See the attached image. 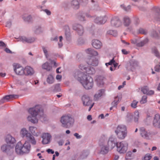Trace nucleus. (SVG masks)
<instances>
[{"label":"nucleus","mask_w":160,"mask_h":160,"mask_svg":"<svg viewBox=\"0 0 160 160\" xmlns=\"http://www.w3.org/2000/svg\"><path fill=\"white\" fill-rule=\"evenodd\" d=\"M75 77L79 81L83 87L86 89H90L93 86V79L88 75H85L83 72H79L78 71L75 72Z\"/></svg>","instance_id":"nucleus-1"},{"label":"nucleus","mask_w":160,"mask_h":160,"mask_svg":"<svg viewBox=\"0 0 160 160\" xmlns=\"http://www.w3.org/2000/svg\"><path fill=\"white\" fill-rule=\"evenodd\" d=\"M28 112L31 116H28L27 119L29 121L35 123L38 122V119L36 117L41 118L43 116V112L42 107L40 105H36L35 107L29 108Z\"/></svg>","instance_id":"nucleus-2"},{"label":"nucleus","mask_w":160,"mask_h":160,"mask_svg":"<svg viewBox=\"0 0 160 160\" xmlns=\"http://www.w3.org/2000/svg\"><path fill=\"white\" fill-rule=\"evenodd\" d=\"M30 148L31 145L28 142L26 141L23 145L21 142H19L16 146L15 151L17 154L22 155L28 153L30 150Z\"/></svg>","instance_id":"nucleus-3"},{"label":"nucleus","mask_w":160,"mask_h":160,"mask_svg":"<svg viewBox=\"0 0 160 160\" xmlns=\"http://www.w3.org/2000/svg\"><path fill=\"white\" fill-rule=\"evenodd\" d=\"M60 121L62 127L69 128L73 124L74 120L71 114H68L62 116Z\"/></svg>","instance_id":"nucleus-4"},{"label":"nucleus","mask_w":160,"mask_h":160,"mask_svg":"<svg viewBox=\"0 0 160 160\" xmlns=\"http://www.w3.org/2000/svg\"><path fill=\"white\" fill-rule=\"evenodd\" d=\"M21 135L23 138L25 137L32 144L35 145L36 141L34 137L30 133L28 132V131L25 128H22L20 132Z\"/></svg>","instance_id":"nucleus-5"},{"label":"nucleus","mask_w":160,"mask_h":160,"mask_svg":"<svg viewBox=\"0 0 160 160\" xmlns=\"http://www.w3.org/2000/svg\"><path fill=\"white\" fill-rule=\"evenodd\" d=\"M128 143L125 141H122L117 143V151L120 153H125L128 149Z\"/></svg>","instance_id":"nucleus-6"},{"label":"nucleus","mask_w":160,"mask_h":160,"mask_svg":"<svg viewBox=\"0 0 160 160\" xmlns=\"http://www.w3.org/2000/svg\"><path fill=\"white\" fill-rule=\"evenodd\" d=\"M14 71L16 74L18 75H24V68L18 63H14L13 65Z\"/></svg>","instance_id":"nucleus-7"},{"label":"nucleus","mask_w":160,"mask_h":160,"mask_svg":"<svg viewBox=\"0 0 160 160\" xmlns=\"http://www.w3.org/2000/svg\"><path fill=\"white\" fill-rule=\"evenodd\" d=\"M82 100L84 105L90 106L88 111H90L93 106L94 103L92 102V100L90 99L89 97L87 95H83L82 97Z\"/></svg>","instance_id":"nucleus-8"},{"label":"nucleus","mask_w":160,"mask_h":160,"mask_svg":"<svg viewBox=\"0 0 160 160\" xmlns=\"http://www.w3.org/2000/svg\"><path fill=\"white\" fill-rule=\"evenodd\" d=\"M153 124L154 126L160 128V115L159 114H156L155 115Z\"/></svg>","instance_id":"nucleus-9"},{"label":"nucleus","mask_w":160,"mask_h":160,"mask_svg":"<svg viewBox=\"0 0 160 160\" xmlns=\"http://www.w3.org/2000/svg\"><path fill=\"white\" fill-rule=\"evenodd\" d=\"M74 30L77 31L78 34L80 35H82L84 33L83 27L79 24H76L73 26Z\"/></svg>","instance_id":"nucleus-10"},{"label":"nucleus","mask_w":160,"mask_h":160,"mask_svg":"<svg viewBox=\"0 0 160 160\" xmlns=\"http://www.w3.org/2000/svg\"><path fill=\"white\" fill-rule=\"evenodd\" d=\"M42 143L43 144H47L50 142L51 136L49 133H45L42 134Z\"/></svg>","instance_id":"nucleus-11"},{"label":"nucleus","mask_w":160,"mask_h":160,"mask_svg":"<svg viewBox=\"0 0 160 160\" xmlns=\"http://www.w3.org/2000/svg\"><path fill=\"white\" fill-rule=\"evenodd\" d=\"M29 130L30 132L32 135H33L35 136H38L40 134L39 131L38 129L37 128L34 126H30L29 127Z\"/></svg>","instance_id":"nucleus-12"},{"label":"nucleus","mask_w":160,"mask_h":160,"mask_svg":"<svg viewBox=\"0 0 160 160\" xmlns=\"http://www.w3.org/2000/svg\"><path fill=\"white\" fill-rule=\"evenodd\" d=\"M121 22L118 17H114L111 20L112 26L118 27L121 24Z\"/></svg>","instance_id":"nucleus-13"},{"label":"nucleus","mask_w":160,"mask_h":160,"mask_svg":"<svg viewBox=\"0 0 160 160\" xmlns=\"http://www.w3.org/2000/svg\"><path fill=\"white\" fill-rule=\"evenodd\" d=\"M107 20V18L105 16L98 17L95 19L94 22L98 24H103Z\"/></svg>","instance_id":"nucleus-14"},{"label":"nucleus","mask_w":160,"mask_h":160,"mask_svg":"<svg viewBox=\"0 0 160 160\" xmlns=\"http://www.w3.org/2000/svg\"><path fill=\"white\" fill-rule=\"evenodd\" d=\"M101 150L100 153L102 154H105L108 151V145H107L106 143L104 142L101 145Z\"/></svg>","instance_id":"nucleus-15"},{"label":"nucleus","mask_w":160,"mask_h":160,"mask_svg":"<svg viewBox=\"0 0 160 160\" xmlns=\"http://www.w3.org/2000/svg\"><path fill=\"white\" fill-rule=\"evenodd\" d=\"M25 75H32L34 74V71L33 69L30 67L27 66L24 68Z\"/></svg>","instance_id":"nucleus-16"},{"label":"nucleus","mask_w":160,"mask_h":160,"mask_svg":"<svg viewBox=\"0 0 160 160\" xmlns=\"http://www.w3.org/2000/svg\"><path fill=\"white\" fill-rule=\"evenodd\" d=\"M141 91L143 94H146L148 95H151L154 93V91L152 90H149L147 86H144L142 88Z\"/></svg>","instance_id":"nucleus-17"},{"label":"nucleus","mask_w":160,"mask_h":160,"mask_svg":"<svg viewBox=\"0 0 160 160\" xmlns=\"http://www.w3.org/2000/svg\"><path fill=\"white\" fill-rule=\"evenodd\" d=\"M92 45L94 48L98 49L100 48L102 43L98 40H93L92 41Z\"/></svg>","instance_id":"nucleus-18"},{"label":"nucleus","mask_w":160,"mask_h":160,"mask_svg":"<svg viewBox=\"0 0 160 160\" xmlns=\"http://www.w3.org/2000/svg\"><path fill=\"white\" fill-rule=\"evenodd\" d=\"M115 132H127L126 127L125 125H119L117 127Z\"/></svg>","instance_id":"nucleus-19"},{"label":"nucleus","mask_w":160,"mask_h":160,"mask_svg":"<svg viewBox=\"0 0 160 160\" xmlns=\"http://www.w3.org/2000/svg\"><path fill=\"white\" fill-rule=\"evenodd\" d=\"M104 79V78L102 76H99L97 77L96 81L97 85L99 86L103 85Z\"/></svg>","instance_id":"nucleus-20"},{"label":"nucleus","mask_w":160,"mask_h":160,"mask_svg":"<svg viewBox=\"0 0 160 160\" xmlns=\"http://www.w3.org/2000/svg\"><path fill=\"white\" fill-rule=\"evenodd\" d=\"M121 100V98H119L118 96L116 97L114 101L112 103V106L110 108V110H112L114 107H116L117 105Z\"/></svg>","instance_id":"nucleus-21"},{"label":"nucleus","mask_w":160,"mask_h":160,"mask_svg":"<svg viewBox=\"0 0 160 160\" xmlns=\"http://www.w3.org/2000/svg\"><path fill=\"white\" fill-rule=\"evenodd\" d=\"M6 141L8 144H13L15 142V140L11 135H8L7 136Z\"/></svg>","instance_id":"nucleus-22"},{"label":"nucleus","mask_w":160,"mask_h":160,"mask_svg":"<svg viewBox=\"0 0 160 160\" xmlns=\"http://www.w3.org/2000/svg\"><path fill=\"white\" fill-rule=\"evenodd\" d=\"M42 68L43 69L49 71L52 70V67L51 66L48 62H46L42 65Z\"/></svg>","instance_id":"nucleus-23"},{"label":"nucleus","mask_w":160,"mask_h":160,"mask_svg":"<svg viewBox=\"0 0 160 160\" xmlns=\"http://www.w3.org/2000/svg\"><path fill=\"white\" fill-rule=\"evenodd\" d=\"M118 137L120 139H124L127 135V132H115Z\"/></svg>","instance_id":"nucleus-24"},{"label":"nucleus","mask_w":160,"mask_h":160,"mask_svg":"<svg viewBox=\"0 0 160 160\" xmlns=\"http://www.w3.org/2000/svg\"><path fill=\"white\" fill-rule=\"evenodd\" d=\"M18 96L17 95H9L5 96L2 99V100H8L10 99H16L18 98Z\"/></svg>","instance_id":"nucleus-25"},{"label":"nucleus","mask_w":160,"mask_h":160,"mask_svg":"<svg viewBox=\"0 0 160 160\" xmlns=\"http://www.w3.org/2000/svg\"><path fill=\"white\" fill-rule=\"evenodd\" d=\"M72 8L75 9H77L79 7V4L78 2L76 0L72 1L71 2Z\"/></svg>","instance_id":"nucleus-26"},{"label":"nucleus","mask_w":160,"mask_h":160,"mask_svg":"<svg viewBox=\"0 0 160 160\" xmlns=\"http://www.w3.org/2000/svg\"><path fill=\"white\" fill-rule=\"evenodd\" d=\"M140 134L142 137L146 138L148 137V134L144 128L142 127L140 129Z\"/></svg>","instance_id":"nucleus-27"},{"label":"nucleus","mask_w":160,"mask_h":160,"mask_svg":"<svg viewBox=\"0 0 160 160\" xmlns=\"http://www.w3.org/2000/svg\"><path fill=\"white\" fill-rule=\"evenodd\" d=\"M87 53L91 54L92 56H96L98 54V52L93 49L91 48H89L86 50V51Z\"/></svg>","instance_id":"nucleus-28"},{"label":"nucleus","mask_w":160,"mask_h":160,"mask_svg":"<svg viewBox=\"0 0 160 160\" xmlns=\"http://www.w3.org/2000/svg\"><path fill=\"white\" fill-rule=\"evenodd\" d=\"M35 39L34 38H27L24 37L22 38V41L28 43H32L34 42Z\"/></svg>","instance_id":"nucleus-29"},{"label":"nucleus","mask_w":160,"mask_h":160,"mask_svg":"<svg viewBox=\"0 0 160 160\" xmlns=\"http://www.w3.org/2000/svg\"><path fill=\"white\" fill-rule=\"evenodd\" d=\"M86 72L88 74H93L95 73V70L93 67H90L88 68H87Z\"/></svg>","instance_id":"nucleus-30"},{"label":"nucleus","mask_w":160,"mask_h":160,"mask_svg":"<svg viewBox=\"0 0 160 160\" xmlns=\"http://www.w3.org/2000/svg\"><path fill=\"white\" fill-rule=\"evenodd\" d=\"M90 60L92 61L91 62L89 63L93 66H97L98 64V60L95 58L92 57L91 58Z\"/></svg>","instance_id":"nucleus-31"},{"label":"nucleus","mask_w":160,"mask_h":160,"mask_svg":"<svg viewBox=\"0 0 160 160\" xmlns=\"http://www.w3.org/2000/svg\"><path fill=\"white\" fill-rule=\"evenodd\" d=\"M123 23L124 26H128L131 23V21L129 18L128 17H125L123 18Z\"/></svg>","instance_id":"nucleus-32"},{"label":"nucleus","mask_w":160,"mask_h":160,"mask_svg":"<svg viewBox=\"0 0 160 160\" xmlns=\"http://www.w3.org/2000/svg\"><path fill=\"white\" fill-rule=\"evenodd\" d=\"M104 92L103 89H101L98 91V93H96L94 96V99L95 100H97L98 99L101 97L102 95V93Z\"/></svg>","instance_id":"nucleus-33"},{"label":"nucleus","mask_w":160,"mask_h":160,"mask_svg":"<svg viewBox=\"0 0 160 160\" xmlns=\"http://www.w3.org/2000/svg\"><path fill=\"white\" fill-rule=\"evenodd\" d=\"M47 81L49 84L52 83L54 81V79L53 76L51 75H48L47 78Z\"/></svg>","instance_id":"nucleus-34"},{"label":"nucleus","mask_w":160,"mask_h":160,"mask_svg":"<svg viewBox=\"0 0 160 160\" xmlns=\"http://www.w3.org/2000/svg\"><path fill=\"white\" fill-rule=\"evenodd\" d=\"M107 34L111 35L114 37H116L117 36V32L116 31L110 30L107 32Z\"/></svg>","instance_id":"nucleus-35"},{"label":"nucleus","mask_w":160,"mask_h":160,"mask_svg":"<svg viewBox=\"0 0 160 160\" xmlns=\"http://www.w3.org/2000/svg\"><path fill=\"white\" fill-rule=\"evenodd\" d=\"M133 118L132 114L131 113H128L127 114L126 118V120L128 122H131Z\"/></svg>","instance_id":"nucleus-36"},{"label":"nucleus","mask_w":160,"mask_h":160,"mask_svg":"<svg viewBox=\"0 0 160 160\" xmlns=\"http://www.w3.org/2000/svg\"><path fill=\"white\" fill-rule=\"evenodd\" d=\"M147 97L146 96H143L142 97L140 102L141 104L145 103L147 102Z\"/></svg>","instance_id":"nucleus-37"},{"label":"nucleus","mask_w":160,"mask_h":160,"mask_svg":"<svg viewBox=\"0 0 160 160\" xmlns=\"http://www.w3.org/2000/svg\"><path fill=\"white\" fill-rule=\"evenodd\" d=\"M79 68L84 72H86L87 68L83 64H80L78 67Z\"/></svg>","instance_id":"nucleus-38"},{"label":"nucleus","mask_w":160,"mask_h":160,"mask_svg":"<svg viewBox=\"0 0 160 160\" xmlns=\"http://www.w3.org/2000/svg\"><path fill=\"white\" fill-rule=\"evenodd\" d=\"M135 116L134 117V121L135 122H138L139 117V113L138 111L136 112L135 113Z\"/></svg>","instance_id":"nucleus-39"},{"label":"nucleus","mask_w":160,"mask_h":160,"mask_svg":"<svg viewBox=\"0 0 160 160\" xmlns=\"http://www.w3.org/2000/svg\"><path fill=\"white\" fill-rule=\"evenodd\" d=\"M115 138L113 136H111L109 138L108 141V144L110 142L111 143L113 144L114 143V144H115Z\"/></svg>","instance_id":"nucleus-40"},{"label":"nucleus","mask_w":160,"mask_h":160,"mask_svg":"<svg viewBox=\"0 0 160 160\" xmlns=\"http://www.w3.org/2000/svg\"><path fill=\"white\" fill-rule=\"evenodd\" d=\"M132 153L131 152H127L126 154L125 157L126 159H131V156Z\"/></svg>","instance_id":"nucleus-41"},{"label":"nucleus","mask_w":160,"mask_h":160,"mask_svg":"<svg viewBox=\"0 0 160 160\" xmlns=\"http://www.w3.org/2000/svg\"><path fill=\"white\" fill-rule=\"evenodd\" d=\"M147 40H144L141 42H140L137 44V45L139 47H142L144 46V45L147 42Z\"/></svg>","instance_id":"nucleus-42"},{"label":"nucleus","mask_w":160,"mask_h":160,"mask_svg":"<svg viewBox=\"0 0 160 160\" xmlns=\"http://www.w3.org/2000/svg\"><path fill=\"white\" fill-rule=\"evenodd\" d=\"M121 7L123 8L124 10L128 11H129L131 8L130 6V5L128 6L127 7H125L124 5H121Z\"/></svg>","instance_id":"nucleus-43"},{"label":"nucleus","mask_w":160,"mask_h":160,"mask_svg":"<svg viewBox=\"0 0 160 160\" xmlns=\"http://www.w3.org/2000/svg\"><path fill=\"white\" fill-rule=\"evenodd\" d=\"M138 103V101L136 100H133L131 104V107L133 108H136L137 107Z\"/></svg>","instance_id":"nucleus-44"},{"label":"nucleus","mask_w":160,"mask_h":160,"mask_svg":"<svg viewBox=\"0 0 160 160\" xmlns=\"http://www.w3.org/2000/svg\"><path fill=\"white\" fill-rule=\"evenodd\" d=\"M151 156L150 154H146L144 157L143 160H149L151 159Z\"/></svg>","instance_id":"nucleus-45"},{"label":"nucleus","mask_w":160,"mask_h":160,"mask_svg":"<svg viewBox=\"0 0 160 160\" xmlns=\"http://www.w3.org/2000/svg\"><path fill=\"white\" fill-rule=\"evenodd\" d=\"M151 35L152 37L155 38H157L158 36L159 37V36L158 35L157 33L155 31H153L151 33Z\"/></svg>","instance_id":"nucleus-46"},{"label":"nucleus","mask_w":160,"mask_h":160,"mask_svg":"<svg viewBox=\"0 0 160 160\" xmlns=\"http://www.w3.org/2000/svg\"><path fill=\"white\" fill-rule=\"evenodd\" d=\"M42 48L43 50V51L45 54V56L47 58H48V51L45 48V47H42Z\"/></svg>","instance_id":"nucleus-47"},{"label":"nucleus","mask_w":160,"mask_h":160,"mask_svg":"<svg viewBox=\"0 0 160 160\" xmlns=\"http://www.w3.org/2000/svg\"><path fill=\"white\" fill-rule=\"evenodd\" d=\"M23 20L25 21L29 22L31 21V16H28L27 18L23 17Z\"/></svg>","instance_id":"nucleus-48"},{"label":"nucleus","mask_w":160,"mask_h":160,"mask_svg":"<svg viewBox=\"0 0 160 160\" xmlns=\"http://www.w3.org/2000/svg\"><path fill=\"white\" fill-rule=\"evenodd\" d=\"M153 52L156 56L157 57H159V53L156 49H154L153 50Z\"/></svg>","instance_id":"nucleus-49"},{"label":"nucleus","mask_w":160,"mask_h":160,"mask_svg":"<svg viewBox=\"0 0 160 160\" xmlns=\"http://www.w3.org/2000/svg\"><path fill=\"white\" fill-rule=\"evenodd\" d=\"M139 32L140 33L143 34H146L147 33V32L142 28L140 29L139 30Z\"/></svg>","instance_id":"nucleus-50"},{"label":"nucleus","mask_w":160,"mask_h":160,"mask_svg":"<svg viewBox=\"0 0 160 160\" xmlns=\"http://www.w3.org/2000/svg\"><path fill=\"white\" fill-rule=\"evenodd\" d=\"M7 146L6 145H3L1 147V149L3 152H6L7 149Z\"/></svg>","instance_id":"nucleus-51"},{"label":"nucleus","mask_w":160,"mask_h":160,"mask_svg":"<svg viewBox=\"0 0 160 160\" xmlns=\"http://www.w3.org/2000/svg\"><path fill=\"white\" fill-rule=\"evenodd\" d=\"M12 25V22L11 21L7 22L6 24V26L8 28H10Z\"/></svg>","instance_id":"nucleus-52"},{"label":"nucleus","mask_w":160,"mask_h":160,"mask_svg":"<svg viewBox=\"0 0 160 160\" xmlns=\"http://www.w3.org/2000/svg\"><path fill=\"white\" fill-rule=\"evenodd\" d=\"M155 70L157 72L160 71V65H157L155 67Z\"/></svg>","instance_id":"nucleus-53"},{"label":"nucleus","mask_w":160,"mask_h":160,"mask_svg":"<svg viewBox=\"0 0 160 160\" xmlns=\"http://www.w3.org/2000/svg\"><path fill=\"white\" fill-rule=\"evenodd\" d=\"M115 62L114 60V58H113L112 60H111L109 62L107 63H106V66H107V64H108L109 65H111L113 63H114Z\"/></svg>","instance_id":"nucleus-54"},{"label":"nucleus","mask_w":160,"mask_h":160,"mask_svg":"<svg viewBox=\"0 0 160 160\" xmlns=\"http://www.w3.org/2000/svg\"><path fill=\"white\" fill-rule=\"evenodd\" d=\"M74 135L76 137L77 139H79L81 138V136L79 135V134L77 133H74Z\"/></svg>","instance_id":"nucleus-55"},{"label":"nucleus","mask_w":160,"mask_h":160,"mask_svg":"<svg viewBox=\"0 0 160 160\" xmlns=\"http://www.w3.org/2000/svg\"><path fill=\"white\" fill-rule=\"evenodd\" d=\"M49 60L50 61L51 63L54 64V65L55 67L58 66V64H57L55 61L51 60Z\"/></svg>","instance_id":"nucleus-56"},{"label":"nucleus","mask_w":160,"mask_h":160,"mask_svg":"<svg viewBox=\"0 0 160 160\" xmlns=\"http://www.w3.org/2000/svg\"><path fill=\"white\" fill-rule=\"evenodd\" d=\"M47 151L48 153H51L52 154L54 153V151L50 149H48Z\"/></svg>","instance_id":"nucleus-57"},{"label":"nucleus","mask_w":160,"mask_h":160,"mask_svg":"<svg viewBox=\"0 0 160 160\" xmlns=\"http://www.w3.org/2000/svg\"><path fill=\"white\" fill-rule=\"evenodd\" d=\"M78 18L81 21H84L85 20L84 18L82 16H80L78 17Z\"/></svg>","instance_id":"nucleus-58"},{"label":"nucleus","mask_w":160,"mask_h":160,"mask_svg":"<svg viewBox=\"0 0 160 160\" xmlns=\"http://www.w3.org/2000/svg\"><path fill=\"white\" fill-rule=\"evenodd\" d=\"M44 11L48 15H50L51 14V12L50 11L47 9H45L44 10Z\"/></svg>","instance_id":"nucleus-59"},{"label":"nucleus","mask_w":160,"mask_h":160,"mask_svg":"<svg viewBox=\"0 0 160 160\" xmlns=\"http://www.w3.org/2000/svg\"><path fill=\"white\" fill-rule=\"evenodd\" d=\"M0 46H2L3 47H5L6 46L5 44L2 41H0Z\"/></svg>","instance_id":"nucleus-60"},{"label":"nucleus","mask_w":160,"mask_h":160,"mask_svg":"<svg viewBox=\"0 0 160 160\" xmlns=\"http://www.w3.org/2000/svg\"><path fill=\"white\" fill-rule=\"evenodd\" d=\"M62 76L61 75H57L56 77V78L57 80H60L61 79Z\"/></svg>","instance_id":"nucleus-61"},{"label":"nucleus","mask_w":160,"mask_h":160,"mask_svg":"<svg viewBox=\"0 0 160 160\" xmlns=\"http://www.w3.org/2000/svg\"><path fill=\"white\" fill-rule=\"evenodd\" d=\"M122 53L124 54H127L128 53V52L126 50L124 49H123L122 50Z\"/></svg>","instance_id":"nucleus-62"},{"label":"nucleus","mask_w":160,"mask_h":160,"mask_svg":"<svg viewBox=\"0 0 160 160\" xmlns=\"http://www.w3.org/2000/svg\"><path fill=\"white\" fill-rule=\"evenodd\" d=\"M5 50L8 53H11V51L8 48H6Z\"/></svg>","instance_id":"nucleus-63"},{"label":"nucleus","mask_w":160,"mask_h":160,"mask_svg":"<svg viewBox=\"0 0 160 160\" xmlns=\"http://www.w3.org/2000/svg\"><path fill=\"white\" fill-rule=\"evenodd\" d=\"M58 143L59 145L62 146L63 144V142L62 140L58 142Z\"/></svg>","instance_id":"nucleus-64"}]
</instances>
